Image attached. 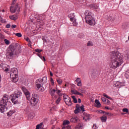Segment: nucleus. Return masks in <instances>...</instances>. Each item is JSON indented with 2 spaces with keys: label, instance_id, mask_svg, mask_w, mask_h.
Instances as JSON below:
<instances>
[{
  "label": "nucleus",
  "instance_id": "4be33fe9",
  "mask_svg": "<svg viewBox=\"0 0 129 129\" xmlns=\"http://www.w3.org/2000/svg\"><path fill=\"white\" fill-rule=\"evenodd\" d=\"M22 92H18L16 94H15V96L17 97V98H19V97H21L22 96Z\"/></svg>",
  "mask_w": 129,
  "mask_h": 129
},
{
  "label": "nucleus",
  "instance_id": "a878e982",
  "mask_svg": "<svg viewBox=\"0 0 129 129\" xmlns=\"http://www.w3.org/2000/svg\"><path fill=\"white\" fill-rule=\"evenodd\" d=\"M71 93L73 94H76V95H77V94L78 93V91H77V90H71Z\"/></svg>",
  "mask_w": 129,
  "mask_h": 129
},
{
  "label": "nucleus",
  "instance_id": "b1692460",
  "mask_svg": "<svg viewBox=\"0 0 129 129\" xmlns=\"http://www.w3.org/2000/svg\"><path fill=\"white\" fill-rule=\"evenodd\" d=\"M103 96H104V97H106V98H108V99H110V100H112V98H111V97L108 96L105 93L103 94Z\"/></svg>",
  "mask_w": 129,
  "mask_h": 129
},
{
  "label": "nucleus",
  "instance_id": "5701e85b",
  "mask_svg": "<svg viewBox=\"0 0 129 129\" xmlns=\"http://www.w3.org/2000/svg\"><path fill=\"white\" fill-rule=\"evenodd\" d=\"M71 97L72 98H73V102H74V103H77L78 102L77 99H76V97H75V96H72Z\"/></svg>",
  "mask_w": 129,
  "mask_h": 129
},
{
  "label": "nucleus",
  "instance_id": "ea45409f",
  "mask_svg": "<svg viewBox=\"0 0 129 129\" xmlns=\"http://www.w3.org/2000/svg\"><path fill=\"white\" fill-rule=\"evenodd\" d=\"M36 86L37 88H38V89H40V88H41V84H36Z\"/></svg>",
  "mask_w": 129,
  "mask_h": 129
},
{
  "label": "nucleus",
  "instance_id": "e2e57ef3",
  "mask_svg": "<svg viewBox=\"0 0 129 129\" xmlns=\"http://www.w3.org/2000/svg\"><path fill=\"white\" fill-rule=\"evenodd\" d=\"M58 84H61L62 81H57Z\"/></svg>",
  "mask_w": 129,
  "mask_h": 129
},
{
  "label": "nucleus",
  "instance_id": "6e6552de",
  "mask_svg": "<svg viewBox=\"0 0 129 129\" xmlns=\"http://www.w3.org/2000/svg\"><path fill=\"white\" fill-rule=\"evenodd\" d=\"M22 90L23 91L25 95H26V98L29 100V99H30V92H29V91L24 87H22Z\"/></svg>",
  "mask_w": 129,
  "mask_h": 129
},
{
  "label": "nucleus",
  "instance_id": "bb28decb",
  "mask_svg": "<svg viewBox=\"0 0 129 129\" xmlns=\"http://www.w3.org/2000/svg\"><path fill=\"white\" fill-rule=\"evenodd\" d=\"M71 22H73V26H77L78 25V23L76 22V18L75 19V20L71 21Z\"/></svg>",
  "mask_w": 129,
  "mask_h": 129
},
{
  "label": "nucleus",
  "instance_id": "338daca9",
  "mask_svg": "<svg viewBox=\"0 0 129 129\" xmlns=\"http://www.w3.org/2000/svg\"><path fill=\"white\" fill-rule=\"evenodd\" d=\"M66 128H67V126H63V127H62V128L61 129H66Z\"/></svg>",
  "mask_w": 129,
  "mask_h": 129
},
{
  "label": "nucleus",
  "instance_id": "0e129e2a",
  "mask_svg": "<svg viewBox=\"0 0 129 129\" xmlns=\"http://www.w3.org/2000/svg\"><path fill=\"white\" fill-rule=\"evenodd\" d=\"M126 55H127V58H128V59H129V52H127Z\"/></svg>",
  "mask_w": 129,
  "mask_h": 129
},
{
  "label": "nucleus",
  "instance_id": "bf43d9fd",
  "mask_svg": "<svg viewBox=\"0 0 129 129\" xmlns=\"http://www.w3.org/2000/svg\"><path fill=\"white\" fill-rule=\"evenodd\" d=\"M76 108H80V106H79V104H77L76 105Z\"/></svg>",
  "mask_w": 129,
  "mask_h": 129
},
{
  "label": "nucleus",
  "instance_id": "2f4dec72",
  "mask_svg": "<svg viewBox=\"0 0 129 129\" xmlns=\"http://www.w3.org/2000/svg\"><path fill=\"white\" fill-rule=\"evenodd\" d=\"M4 42L6 45H9L10 44V41H9L8 39H4Z\"/></svg>",
  "mask_w": 129,
  "mask_h": 129
},
{
  "label": "nucleus",
  "instance_id": "a19ab883",
  "mask_svg": "<svg viewBox=\"0 0 129 129\" xmlns=\"http://www.w3.org/2000/svg\"><path fill=\"white\" fill-rule=\"evenodd\" d=\"M60 101H61V99L60 98V97H59L56 101V103H57L58 104L59 103V102H60Z\"/></svg>",
  "mask_w": 129,
  "mask_h": 129
},
{
  "label": "nucleus",
  "instance_id": "f8f14e48",
  "mask_svg": "<svg viewBox=\"0 0 129 129\" xmlns=\"http://www.w3.org/2000/svg\"><path fill=\"white\" fill-rule=\"evenodd\" d=\"M11 100L12 102V103H14V104H17L18 103V100H16L17 98V96L14 94V95H11Z\"/></svg>",
  "mask_w": 129,
  "mask_h": 129
},
{
  "label": "nucleus",
  "instance_id": "dca6fc26",
  "mask_svg": "<svg viewBox=\"0 0 129 129\" xmlns=\"http://www.w3.org/2000/svg\"><path fill=\"white\" fill-rule=\"evenodd\" d=\"M10 19L11 20H13V21H16V20H18V16L17 15H12L9 16Z\"/></svg>",
  "mask_w": 129,
  "mask_h": 129
},
{
  "label": "nucleus",
  "instance_id": "9b49d317",
  "mask_svg": "<svg viewBox=\"0 0 129 129\" xmlns=\"http://www.w3.org/2000/svg\"><path fill=\"white\" fill-rule=\"evenodd\" d=\"M84 114V117L83 118V119L85 120V121H89L90 120V114H87L86 112H84L83 113Z\"/></svg>",
  "mask_w": 129,
  "mask_h": 129
},
{
  "label": "nucleus",
  "instance_id": "c9c22d12",
  "mask_svg": "<svg viewBox=\"0 0 129 129\" xmlns=\"http://www.w3.org/2000/svg\"><path fill=\"white\" fill-rule=\"evenodd\" d=\"M80 108L81 109L82 112L85 111V110L84 109V106L83 105H82V106L80 107Z\"/></svg>",
  "mask_w": 129,
  "mask_h": 129
},
{
  "label": "nucleus",
  "instance_id": "603ef678",
  "mask_svg": "<svg viewBox=\"0 0 129 129\" xmlns=\"http://www.w3.org/2000/svg\"><path fill=\"white\" fill-rule=\"evenodd\" d=\"M55 91H56V93L57 94H59V93H60V92H61V91L60 90H56Z\"/></svg>",
  "mask_w": 129,
  "mask_h": 129
},
{
  "label": "nucleus",
  "instance_id": "c756f323",
  "mask_svg": "<svg viewBox=\"0 0 129 129\" xmlns=\"http://www.w3.org/2000/svg\"><path fill=\"white\" fill-rule=\"evenodd\" d=\"M101 100H102V101L103 102V103L104 104H105V103H106V101L107 100V99L105 98H104V97H102L101 98Z\"/></svg>",
  "mask_w": 129,
  "mask_h": 129
},
{
  "label": "nucleus",
  "instance_id": "7c9ffc66",
  "mask_svg": "<svg viewBox=\"0 0 129 129\" xmlns=\"http://www.w3.org/2000/svg\"><path fill=\"white\" fill-rule=\"evenodd\" d=\"M35 51L37 52V53H41V52H43V50L40 49L39 48H36L35 49Z\"/></svg>",
  "mask_w": 129,
  "mask_h": 129
},
{
  "label": "nucleus",
  "instance_id": "13d9d810",
  "mask_svg": "<svg viewBox=\"0 0 129 129\" xmlns=\"http://www.w3.org/2000/svg\"><path fill=\"white\" fill-rule=\"evenodd\" d=\"M75 81H81V79H80L79 78H77Z\"/></svg>",
  "mask_w": 129,
  "mask_h": 129
},
{
  "label": "nucleus",
  "instance_id": "423d86ee",
  "mask_svg": "<svg viewBox=\"0 0 129 129\" xmlns=\"http://www.w3.org/2000/svg\"><path fill=\"white\" fill-rule=\"evenodd\" d=\"M10 78L13 79V80H15L18 81L19 78H18V69L17 68H12L10 72Z\"/></svg>",
  "mask_w": 129,
  "mask_h": 129
},
{
  "label": "nucleus",
  "instance_id": "393cba45",
  "mask_svg": "<svg viewBox=\"0 0 129 129\" xmlns=\"http://www.w3.org/2000/svg\"><path fill=\"white\" fill-rule=\"evenodd\" d=\"M74 112L76 114H77V113H79V112H80V108H76Z\"/></svg>",
  "mask_w": 129,
  "mask_h": 129
},
{
  "label": "nucleus",
  "instance_id": "c03bdc74",
  "mask_svg": "<svg viewBox=\"0 0 129 129\" xmlns=\"http://www.w3.org/2000/svg\"><path fill=\"white\" fill-rule=\"evenodd\" d=\"M40 58L42 59V60L44 61H46V58H45V56H40Z\"/></svg>",
  "mask_w": 129,
  "mask_h": 129
},
{
  "label": "nucleus",
  "instance_id": "f03ea898",
  "mask_svg": "<svg viewBox=\"0 0 129 129\" xmlns=\"http://www.w3.org/2000/svg\"><path fill=\"white\" fill-rule=\"evenodd\" d=\"M85 16L86 23L87 24H89V25H91V26H93L95 24V21L93 19V14H92V12L86 10L85 12Z\"/></svg>",
  "mask_w": 129,
  "mask_h": 129
},
{
  "label": "nucleus",
  "instance_id": "69168bd1",
  "mask_svg": "<svg viewBox=\"0 0 129 129\" xmlns=\"http://www.w3.org/2000/svg\"><path fill=\"white\" fill-rule=\"evenodd\" d=\"M98 112H99L100 113H102V110H99L98 111Z\"/></svg>",
  "mask_w": 129,
  "mask_h": 129
},
{
  "label": "nucleus",
  "instance_id": "e433bc0d",
  "mask_svg": "<svg viewBox=\"0 0 129 129\" xmlns=\"http://www.w3.org/2000/svg\"><path fill=\"white\" fill-rule=\"evenodd\" d=\"M14 48H15V49L18 48V47H20V44L19 43H16L14 45H13Z\"/></svg>",
  "mask_w": 129,
  "mask_h": 129
},
{
  "label": "nucleus",
  "instance_id": "f257e3e1",
  "mask_svg": "<svg viewBox=\"0 0 129 129\" xmlns=\"http://www.w3.org/2000/svg\"><path fill=\"white\" fill-rule=\"evenodd\" d=\"M110 67L113 69H116L119 67L122 63V58L123 56L118 52L112 51L110 54Z\"/></svg>",
  "mask_w": 129,
  "mask_h": 129
},
{
  "label": "nucleus",
  "instance_id": "4d7b16f0",
  "mask_svg": "<svg viewBox=\"0 0 129 129\" xmlns=\"http://www.w3.org/2000/svg\"><path fill=\"white\" fill-rule=\"evenodd\" d=\"M77 95H80L81 96H83V94L80 93L79 92H78V94H77Z\"/></svg>",
  "mask_w": 129,
  "mask_h": 129
},
{
  "label": "nucleus",
  "instance_id": "de8ad7c7",
  "mask_svg": "<svg viewBox=\"0 0 129 129\" xmlns=\"http://www.w3.org/2000/svg\"><path fill=\"white\" fill-rule=\"evenodd\" d=\"M97 126H96V125H95V124H94L93 125V129H97Z\"/></svg>",
  "mask_w": 129,
  "mask_h": 129
},
{
  "label": "nucleus",
  "instance_id": "a211bd4d",
  "mask_svg": "<svg viewBox=\"0 0 129 129\" xmlns=\"http://www.w3.org/2000/svg\"><path fill=\"white\" fill-rule=\"evenodd\" d=\"M70 121L71 122H77L78 121V118L77 117H73L70 119Z\"/></svg>",
  "mask_w": 129,
  "mask_h": 129
},
{
  "label": "nucleus",
  "instance_id": "1a4fd4ad",
  "mask_svg": "<svg viewBox=\"0 0 129 129\" xmlns=\"http://www.w3.org/2000/svg\"><path fill=\"white\" fill-rule=\"evenodd\" d=\"M113 82V86L115 87H120L122 85L123 86L125 85V82H123V84L122 83H120L119 81H114Z\"/></svg>",
  "mask_w": 129,
  "mask_h": 129
},
{
  "label": "nucleus",
  "instance_id": "58836bf2",
  "mask_svg": "<svg viewBox=\"0 0 129 129\" xmlns=\"http://www.w3.org/2000/svg\"><path fill=\"white\" fill-rule=\"evenodd\" d=\"M105 104L109 105V104H110V101H109V100H108V99H107V101H106V103H105Z\"/></svg>",
  "mask_w": 129,
  "mask_h": 129
},
{
  "label": "nucleus",
  "instance_id": "7ed1b4c3",
  "mask_svg": "<svg viewBox=\"0 0 129 129\" xmlns=\"http://www.w3.org/2000/svg\"><path fill=\"white\" fill-rule=\"evenodd\" d=\"M9 99H10V96L7 94H4L3 95L2 100H1L0 104V106H2L0 108V111L2 113H4V112H5V108H6L7 103L9 102Z\"/></svg>",
  "mask_w": 129,
  "mask_h": 129
},
{
  "label": "nucleus",
  "instance_id": "aec40b11",
  "mask_svg": "<svg viewBox=\"0 0 129 129\" xmlns=\"http://www.w3.org/2000/svg\"><path fill=\"white\" fill-rule=\"evenodd\" d=\"M100 118L102 122H105V121H106V120L107 119V117H106V116H103L102 117H100Z\"/></svg>",
  "mask_w": 129,
  "mask_h": 129
},
{
  "label": "nucleus",
  "instance_id": "4c0bfd02",
  "mask_svg": "<svg viewBox=\"0 0 129 129\" xmlns=\"http://www.w3.org/2000/svg\"><path fill=\"white\" fill-rule=\"evenodd\" d=\"M87 46H93V44L91 41H88L87 43Z\"/></svg>",
  "mask_w": 129,
  "mask_h": 129
},
{
  "label": "nucleus",
  "instance_id": "72a5a7b5",
  "mask_svg": "<svg viewBox=\"0 0 129 129\" xmlns=\"http://www.w3.org/2000/svg\"><path fill=\"white\" fill-rule=\"evenodd\" d=\"M122 111H123V112H126V113H128V109H127V108H123L122 109Z\"/></svg>",
  "mask_w": 129,
  "mask_h": 129
},
{
  "label": "nucleus",
  "instance_id": "2eb2a0df",
  "mask_svg": "<svg viewBox=\"0 0 129 129\" xmlns=\"http://www.w3.org/2000/svg\"><path fill=\"white\" fill-rule=\"evenodd\" d=\"M90 8L91 9H92V10H98V9L99 8V7L95 4L90 5Z\"/></svg>",
  "mask_w": 129,
  "mask_h": 129
},
{
  "label": "nucleus",
  "instance_id": "6e6d98bb",
  "mask_svg": "<svg viewBox=\"0 0 129 129\" xmlns=\"http://www.w3.org/2000/svg\"><path fill=\"white\" fill-rule=\"evenodd\" d=\"M77 95H80L81 96H83V94L80 93L79 92H78V94H77Z\"/></svg>",
  "mask_w": 129,
  "mask_h": 129
},
{
  "label": "nucleus",
  "instance_id": "a18cd8bd",
  "mask_svg": "<svg viewBox=\"0 0 129 129\" xmlns=\"http://www.w3.org/2000/svg\"><path fill=\"white\" fill-rule=\"evenodd\" d=\"M84 37V35L83 34H80L79 35V38H83Z\"/></svg>",
  "mask_w": 129,
  "mask_h": 129
},
{
  "label": "nucleus",
  "instance_id": "8fccbe9b",
  "mask_svg": "<svg viewBox=\"0 0 129 129\" xmlns=\"http://www.w3.org/2000/svg\"><path fill=\"white\" fill-rule=\"evenodd\" d=\"M105 114H106V115H112V114H111V113H109V112H105Z\"/></svg>",
  "mask_w": 129,
  "mask_h": 129
},
{
  "label": "nucleus",
  "instance_id": "9d476101",
  "mask_svg": "<svg viewBox=\"0 0 129 129\" xmlns=\"http://www.w3.org/2000/svg\"><path fill=\"white\" fill-rule=\"evenodd\" d=\"M98 71L96 69H94L91 71V77H92V78H95L98 76Z\"/></svg>",
  "mask_w": 129,
  "mask_h": 129
},
{
  "label": "nucleus",
  "instance_id": "680f3d73",
  "mask_svg": "<svg viewBox=\"0 0 129 129\" xmlns=\"http://www.w3.org/2000/svg\"><path fill=\"white\" fill-rule=\"evenodd\" d=\"M1 67H2V68L5 67V64H4L3 63H1Z\"/></svg>",
  "mask_w": 129,
  "mask_h": 129
},
{
  "label": "nucleus",
  "instance_id": "49530a36",
  "mask_svg": "<svg viewBox=\"0 0 129 129\" xmlns=\"http://www.w3.org/2000/svg\"><path fill=\"white\" fill-rule=\"evenodd\" d=\"M6 28L7 29H10L11 28V24H8L7 25H6Z\"/></svg>",
  "mask_w": 129,
  "mask_h": 129
},
{
  "label": "nucleus",
  "instance_id": "774afa93",
  "mask_svg": "<svg viewBox=\"0 0 129 129\" xmlns=\"http://www.w3.org/2000/svg\"><path fill=\"white\" fill-rule=\"evenodd\" d=\"M50 76H53V73L52 72H50Z\"/></svg>",
  "mask_w": 129,
  "mask_h": 129
},
{
  "label": "nucleus",
  "instance_id": "c85d7f7f",
  "mask_svg": "<svg viewBox=\"0 0 129 129\" xmlns=\"http://www.w3.org/2000/svg\"><path fill=\"white\" fill-rule=\"evenodd\" d=\"M69 123H70L69 120H64L63 122V125H66L67 124H69Z\"/></svg>",
  "mask_w": 129,
  "mask_h": 129
},
{
  "label": "nucleus",
  "instance_id": "09e8293b",
  "mask_svg": "<svg viewBox=\"0 0 129 129\" xmlns=\"http://www.w3.org/2000/svg\"><path fill=\"white\" fill-rule=\"evenodd\" d=\"M81 93H85V90L83 89L81 90Z\"/></svg>",
  "mask_w": 129,
  "mask_h": 129
},
{
  "label": "nucleus",
  "instance_id": "0eeeda50",
  "mask_svg": "<svg viewBox=\"0 0 129 129\" xmlns=\"http://www.w3.org/2000/svg\"><path fill=\"white\" fill-rule=\"evenodd\" d=\"M63 100L67 105H69V106H70V105H72L71 98H70V97L68 95H63Z\"/></svg>",
  "mask_w": 129,
  "mask_h": 129
},
{
  "label": "nucleus",
  "instance_id": "052dcab7",
  "mask_svg": "<svg viewBox=\"0 0 129 129\" xmlns=\"http://www.w3.org/2000/svg\"><path fill=\"white\" fill-rule=\"evenodd\" d=\"M78 101L79 103H81V99L80 98H79L78 99Z\"/></svg>",
  "mask_w": 129,
  "mask_h": 129
},
{
  "label": "nucleus",
  "instance_id": "20e7f679",
  "mask_svg": "<svg viewBox=\"0 0 129 129\" xmlns=\"http://www.w3.org/2000/svg\"><path fill=\"white\" fill-rule=\"evenodd\" d=\"M15 50L16 48L13 45H10L6 53V57L7 59H13L15 57Z\"/></svg>",
  "mask_w": 129,
  "mask_h": 129
},
{
  "label": "nucleus",
  "instance_id": "f704fd0d",
  "mask_svg": "<svg viewBox=\"0 0 129 129\" xmlns=\"http://www.w3.org/2000/svg\"><path fill=\"white\" fill-rule=\"evenodd\" d=\"M0 22L1 23H6V20L5 19H3V18H2V16H0Z\"/></svg>",
  "mask_w": 129,
  "mask_h": 129
},
{
  "label": "nucleus",
  "instance_id": "473e14b6",
  "mask_svg": "<svg viewBox=\"0 0 129 129\" xmlns=\"http://www.w3.org/2000/svg\"><path fill=\"white\" fill-rule=\"evenodd\" d=\"M16 36L19 37V38H21L22 37V34L21 33H17L15 34Z\"/></svg>",
  "mask_w": 129,
  "mask_h": 129
},
{
  "label": "nucleus",
  "instance_id": "ddd939ff",
  "mask_svg": "<svg viewBox=\"0 0 129 129\" xmlns=\"http://www.w3.org/2000/svg\"><path fill=\"white\" fill-rule=\"evenodd\" d=\"M38 100L35 97H33L31 99V104L32 106H35L38 103Z\"/></svg>",
  "mask_w": 129,
  "mask_h": 129
},
{
  "label": "nucleus",
  "instance_id": "412c9836",
  "mask_svg": "<svg viewBox=\"0 0 129 129\" xmlns=\"http://www.w3.org/2000/svg\"><path fill=\"white\" fill-rule=\"evenodd\" d=\"M14 113H15V111H14V110H10L7 113V115L8 116H12Z\"/></svg>",
  "mask_w": 129,
  "mask_h": 129
},
{
  "label": "nucleus",
  "instance_id": "864d4df0",
  "mask_svg": "<svg viewBox=\"0 0 129 129\" xmlns=\"http://www.w3.org/2000/svg\"><path fill=\"white\" fill-rule=\"evenodd\" d=\"M105 108H106V109H108V110L110 109V110H112V109L111 108H109L107 106L105 107Z\"/></svg>",
  "mask_w": 129,
  "mask_h": 129
},
{
  "label": "nucleus",
  "instance_id": "79ce46f5",
  "mask_svg": "<svg viewBox=\"0 0 129 129\" xmlns=\"http://www.w3.org/2000/svg\"><path fill=\"white\" fill-rule=\"evenodd\" d=\"M78 86H82V83H81V81H79L78 82L77 84Z\"/></svg>",
  "mask_w": 129,
  "mask_h": 129
},
{
  "label": "nucleus",
  "instance_id": "cd10ccee",
  "mask_svg": "<svg viewBox=\"0 0 129 129\" xmlns=\"http://www.w3.org/2000/svg\"><path fill=\"white\" fill-rule=\"evenodd\" d=\"M125 77L127 79H129V71H128L125 72Z\"/></svg>",
  "mask_w": 129,
  "mask_h": 129
},
{
  "label": "nucleus",
  "instance_id": "4468645a",
  "mask_svg": "<svg viewBox=\"0 0 129 129\" xmlns=\"http://www.w3.org/2000/svg\"><path fill=\"white\" fill-rule=\"evenodd\" d=\"M68 17L70 18V21H75V15H74V13H72L68 15Z\"/></svg>",
  "mask_w": 129,
  "mask_h": 129
},
{
  "label": "nucleus",
  "instance_id": "37998d69",
  "mask_svg": "<svg viewBox=\"0 0 129 129\" xmlns=\"http://www.w3.org/2000/svg\"><path fill=\"white\" fill-rule=\"evenodd\" d=\"M47 81V77H44L42 79V81Z\"/></svg>",
  "mask_w": 129,
  "mask_h": 129
},
{
  "label": "nucleus",
  "instance_id": "6ab92c4d",
  "mask_svg": "<svg viewBox=\"0 0 129 129\" xmlns=\"http://www.w3.org/2000/svg\"><path fill=\"white\" fill-rule=\"evenodd\" d=\"M95 102L96 104H97L96 107H100V106H101V104H100V102H99V100L96 99L95 100Z\"/></svg>",
  "mask_w": 129,
  "mask_h": 129
},
{
  "label": "nucleus",
  "instance_id": "5fc2aeb1",
  "mask_svg": "<svg viewBox=\"0 0 129 129\" xmlns=\"http://www.w3.org/2000/svg\"><path fill=\"white\" fill-rule=\"evenodd\" d=\"M77 95H80L81 96H83V94L80 93L79 92H78V94H77Z\"/></svg>",
  "mask_w": 129,
  "mask_h": 129
},
{
  "label": "nucleus",
  "instance_id": "f3484780",
  "mask_svg": "<svg viewBox=\"0 0 129 129\" xmlns=\"http://www.w3.org/2000/svg\"><path fill=\"white\" fill-rule=\"evenodd\" d=\"M55 92H56V90L55 89H50L49 90V94L52 97L55 96Z\"/></svg>",
  "mask_w": 129,
  "mask_h": 129
},
{
  "label": "nucleus",
  "instance_id": "3c124183",
  "mask_svg": "<svg viewBox=\"0 0 129 129\" xmlns=\"http://www.w3.org/2000/svg\"><path fill=\"white\" fill-rule=\"evenodd\" d=\"M11 28H12V29H15V28H17V25H12V26H11Z\"/></svg>",
  "mask_w": 129,
  "mask_h": 129
},
{
  "label": "nucleus",
  "instance_id": "39448f33",
  "mask_svg": "<svg viewBox=\"0 0 129 129\" xmlns=\"http://www.w3.org/2000/svg\"><path fill=\"white\" fill-rule=\"evenodd\" d=\"M16 3H17V0L12 1L11 7H10V12L12 14H14L15 13L19 14V13H20V7H19L18 4H16L15 6Z\"/></svg>",
  "mask_w": 129,
  "mask_h": 129
}]
</instances>
